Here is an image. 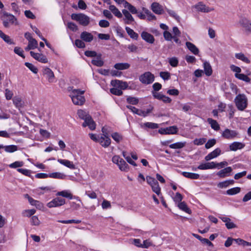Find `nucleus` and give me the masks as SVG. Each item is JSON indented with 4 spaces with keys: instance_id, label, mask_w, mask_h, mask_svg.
<instances>
[{
    "instance_id": "1",
    "label": "nucleus",
    "mask_w": 251,
    "mask_h": 251,
    "mask_svg": "<svg viewBox=\"0 0 251 251\" xmlns=\"http://www.w3.org/2000/svg\"><path fill=\"white\" fill-rule=\"evenodd\" d=\"M84 92V90L72 89L70 97L74 104L82 105L84 103L85 101V99L83 96Z\"/></svg>"
},
{
    "instance_id": "2",
    "label": "nucleus",
    "mask_w": 251,
    "mask_h": 251,
    "mask_svg": "<svg viewBox=\"0 0 251 251\" xmlns=\"http://www.w3.org/2000/svg\"><path fill=\"white\" fill-rule=\"evenodd\" d=\"M234 101L237 108L240 111H244L248 106V99L244 94L237 95Z\"/></svg>"
},
{
    "instance_id": "3",
    "label": "nucleus",
    "mask_w": 251,
    "mask_h": 251,
    "mask_svg": "<svg viewBox=\"0 0 251 251\" xmlns=\"http://www.w3.org/2000/svg\"><path fill=\"white\" fill-rule=\"evenodd\" d=\"M0 19L3 25L5 27H8L12 25H18L17 19L13 15L6 12H3L1 14Z\"/></svg>"
},
{
    "instance_id": "4",
    "label": "nucleus",
    "mask_w": 251,
    "mask_h": 251,
    "mask_svg": "<svg viewBox=\"0 0 251 251\" xmlns=\"http://www.w3.org/2000/svg\"><path fill=\"white\" fill-rule=\"evenodd\" d=\"M239 25L245 35H251V20L245 17H241L239 20Z\"/></svg>"
},
{
    "instance_id": "5",
    "label": "nucleus",
    "mask_w": 251,
    "mask_h": 251,
    "mask_svg": "<svg viewBox=\"0 0 251 251\" xmlns=\"http://www.w3.org/2000/svg\"><path fill=\"white\" fill-rule=\"evenodd\" d=\"M71 18L83 26H87L90 23V18L83 13H73L71 15Z\"/></svg>"
},
{
    "instance_id": "6",
    "label": "nucleus",
    "mask_w": 251,
    "mask_h": 251,
    "mask_svg": "<svg viewBox=\"0 0 251 251\" xmlns=\"http://www.w3.org/2000/svg\"><path fill=\"white\" fill-rule=\"evenodd\" d=\"M146 179L148 183L151 187L152 191L159 196L161 193V189L157 181L150 176H147Z\"/></svg>"
},
{
    "instance_id": "7",
    "label": "nucleus",
    "mask_w": 251,
    "mask_h": 251,
    "mask_svg": "<svg viewBox=\"0 0 251 251\" xmlns=\"http://www.w3.org/2000/svg\"><path fill=\"white\" fill-rule=\"evenodd\" d=\"M139 80L143 84H149L153 82L154 76L150 72H147L139 76Z\"/></svg>"
},
{
    "instance_id": "8",
    "label": "nucleus",
    "mask_w": 251,
    "mask_h": 251,
    "mask_svg": "<svg viewBox=\"0 0 251 251\" xmlns=\"http://www.w3.org/2000/svg\"><path fill=\"white\" fill-rule=\"evenodd\" d=\"M66 201L65 199L60 197H57L47 203V206L49 208L59 207L65 204Z\"/></svg>"
},
{
    "instance_id": "9",
    "label": "nucleus",
    "mask_w": 251,
    "mask_h": 251,
    "mask_svg": "<svg viewBox=\"0 0 251 251\" xmlns=\"http://www.w3.org/2000/svg\"><path fill=\"white\" fill-rule=\"evenodd\" d=\"M194 7L197 11L204 13L210 12L214 10L213 8L207 6L201 2H199L197 4L195 5Z\"/></svg>"
},
{
    "instance_id": "10",
    "label": "nucleus",
    "mask_w": 251,
    "mask_h": 251,
    "mask_svg": "<svg viewBox=\"0 0 251 251\" xmlns=\"http://www.w3.org/2000/svg\"><path fill=\"white\" fill-rule=\"evenodd\" d=\"M111 85L113 87H116V88L120 89V90H125L128 87V84L127 82H124L119 80H112L111 82Z\"/></svg>"
},
{
    "instance_id": "11",
    "label": "nucleus",
    "mask_w": 251,
    "mask_h": 251,
    "mask_svg": "<svg viewBox=\"0 0 251 251\" xmlns=\"http://www.w3.org/2000/svg\"><path fill=\"white\" fill-rule=\"evenodd\" d=\"M31 56L36 60L43 63H47L48 60L46 56L43 54L35 53L32 51L30 52Z\"/></svg>"
},
{
    "instance_id": "12",
    "label": "nucleus",
    "mask_w": 251,
    "mask_h": 251,
    "mask_svg": "<svg viewBox=\"0 0 251 251\" xmlns=\"http://www.w3.org/2000/svg\"><path fill=\"white\" fill-rule=\"evenodd\" d=\"M238 133L235 130L226 129L222 133V136L227 139H231L235 138Z\"/></svg>"
},
{
    "instance_id": "13",
    "label": "nucleus",
    "mask_w": 251,
    "mask_h": 251,
    "mask_svg": "<svg viewBox=\"0 0 251 251\" xmlns=\"http://www.w3.org/2000/svg\"><path fill=\"white\" fill-rule=\"evenodd\" d=\"M82 126L83 127L88 126L92 130H93L96 128V124L90 115L89 116H87V118L84 120V122L83 123Z\"/></svg>"
},
{
    "instance_id": "14",
    "label": "nucleus",
    "mask_w": 251,
    "mask_h": 251,
    "mask_svg": "<svg viewBox=\"0 0 251 251\" xmlns=\"http://www.w3.org/2000/svg\"><path fill=\"white\" fill-rule=\"evenodd\" d=\"M98 142L103 147L107 148L111 144V139L108 137V135H105L104 136H101L99 139Z\"/></svg>"
},
{
    "instance_id": "15",
    "label": "nucleus",
    "mask_w": 251,
    "mask_h": 251,
    "mask_svg": "<svg viewBox=\"0 0 251 251\" xmlns=\"http://www.w3.org/2000/svg\"><path fill=\"white\" fill-rule=\"evenodd\" d=\"M221 152V151L220 149L217 148L215 150H214L213 151L211 152L206 156H205L204 159L206 161H209L218 156L219 155H220Z\"/></svg>"
},
{
    "instance_id": "16",
    "label": "nucleus",
    "mask_w": 251,
    "mask_h": 251,
    "mask_svg": "<svg viewBox=\"0 0 251 251\" xmlns=\"http://www.w3.org/2000/svg\"><path fill=\"white\" fill-rule=\"evenodd\" d=\"M151 9L156 14H162L163 12L162 6L158 2H154L151 5Z\"/></svg>"
},
{
    "instance_id": "17",
    "label": "nucleus",
    "mask_w": 251,
    "mask_h": 251,
    "mask_svg": "<svg viewBox=\"0 0 251 251\" xmlns=\"http://www.w3.org/2000/svg\"><path fill=\"white\" fill-rule=\"evenodd\" d=\"M80 37L84 42L88 43L91 42L94 39L93 35L91 33L87 31H83L81 32Z\"/></svg>"
},
{
    "instance_id": "18",
    "label": "nucleus",
    "mask_w": 251,
    "mask_h": 251,
    "mask_svg": "<svg viewBox=\"0 0 251 251\" xmlns=\"http://www.w3.org/2000/svg\"><path fill=\"white\" fill-rule=\"evenodd\" d=\"M43 73L50 82H53L54 75L53 72L50 68H46L44 69Z\"/></svg>"
},
{
    "instance_id": "19",
    "label": "nucleus",
    "mask_w": 251,
    "mask_h": 251,
    "mask_svg": "<svg viewBox=\"0 0 251 251\" xmlns=\"http://www.w3.org/2000/svg\"><path fill=\"white\" fill-rule=\"evenodd\" d=\"M141 36L144 40L150 44H152L154 42V38L153 35L146 31H143Z\"/></svg>"
},
{
    "instance_id": "20",
    "label": "nucleus",
    "mask_w": 251,
    "mask_h": 251,
    "mask_svg": "<svg viewBox=\"0 0 251 251\" xmlns=\"http://www.w3.org/2000/svg\"><path fill=\"white\" fill-rule=\"evenodd\" d=\"M232 171V169L231 167H227L219 171L217 173V175L221 178H224L229 176Z\"/></svg>"
},
{
    "instance_id": "21",
    "label": "nucleus",
    "mask_w": 251,
    "mask_h": 251,
    "mask_svg": "<svg viewBox=\"0 0 251 251\" xmlns=\"http://www.w3.org/2000/svg\"><path fill=\"white\" fill-rule=\"evenodd\" d=\"M216 168L215 162H210L201 164L198 169L200 170L213 169Z\"/></svg>"
},
{
    "instance_id": "22",
    "label": "nucleus",
    "mask_w": 251,
    "mask_h": 251,
    "mask_svg": "<svg viewBox=\"0 0 251 251\" xmlns=\"http://www.w3.org/2000/svg\"><path fill=\"white\" fill-rule=\"evenodd\" d=\"M122 13L125 17L124 20L126 24H130L132 22L134 21V18L127 10L123 9Z\"/></svg>"
},
{
    "instance_id": "23",
    "label": "nucleus",
    "mask_w": 251,
    "mask_h": 251,
    "mask_svg": "<svg viewBox=\"0 0 251 251\" xmlns=\"http://www.w3.org/2000/svg\"><path fill=\"white\" fill-rule=\"evenodd\" d=\"M91 63L93 65L97 67H101L104 64V62L101 59V54H98L96 58L92 60Z\"/></svg>"
},
{
    "instance_id": "24",
    "label": "nucleus",
    "mask_w": 251,
    "mask_h": 251,
    "mask_svg": "<svg viewBox=\"0 0 251 251\" xmlns=\"http://www.w3.org/2000/svg\"><path fill=\"white\" fill-rule=\"evenodd\" d=\"M186 46L188 50L193 54L197 55L199 53V50L198 48L193 43L189 42H186Z\"/></svg>"
},
{
    "instance_id": "25",
    "label": "nucleus",
    "mask_w": 251,
    "mask_h": 251,
    "mask_svg": "<svg viewBox=\"0 0 251 251\" xmlns=\"http://www.w3.org/2000/svg\"><path fill=\"white\" fill-rule=\"evenodd\" d=\"M245 145L240 142H234L231 144L229 146V149L231 151H236L237 150L243 149Z\"/></svg>"
},
{
    "instance_id": "26",
    "label": "nucleus",
    "mask_w": 251,
    "mask_h": 251,
    "mask_svg": "<svg viewBox=\"0 0 251 251\" xmlns=\"http://www.w3.org/2000/svg\"><path fill=\"white\" fill-rule=\"evenodd\" d=\"M58 162H59L60 164L66 166L67 167L71 169H75V166L73 163V162H71L68 160H65V159H58Z\"/></svg>"
},
{
    "instance_id": "27",
    "label": "nucleus",
    "mask_w": 251,
    "mask_h": 251,
    "mask_svg": "<svg viewBox=\"0 0 251 251\" xmlns=\"http://www.w3.org/2000/svg\"><path fill=\"white\" fill-rule=\"evenodd\" d=\"M29 202L31 205L36 206L39 209H42L44 207L43 204L42 202L35 200L33 198H29Z\"/></svg>"
},
{
    "instance_id": "28",
    "label": "nucleus",
    "mask_w": 251,
    "mask_h": 251,
    "mask_svg": "<svg viewBox=\"0 0 251 251\" xmlns=\"http://www.w3.org/2000/svg\"><path fill=\"white\" fill-rule=\"evenodd\" d=\"M109 9L112 12V13L118 18H122V14L118 10V9L114 5H110L109 6Z\"/></svg>"
},
{
    "instance_id": "29",
    "label": "nucleus",
    "mask_w": 251,
    "mask_h": 251,
    "mask_svg": "<svg viewBox=\"0 0 251 251\" xmlns=\"http://www.w3.org/2000/svg\"><path fill=\"white\" fill-rule=\"evenodd\" d=\"M203 68L204 73L207 76H210L212 74V69L210 64L207 62H205L203 63Z\"/></svg>"
},
{
    "instance_id": "30",
    "label": "nucleus",
    "mask_w": 251,
    "mask_h": 251,
    "mask_svg": "<svg viewBox=\"0 0 251 251\" xmlns=\"http://www.w3.org/2000/svg\"><path fill=\"white\" fill-rule=\"evenodd\" d=\"M49 177L53 178L64 179L66 178V176L60 172H55L49 174Z\"/></svg>"
},
{
    "instance_id": "31",
    "label": "nucleus",
    "mask_w": 251,
    "mask_h": 251,
    "mask_svg": "<svg viewBox=\"0 0 251 251\" xmlns=\"http://www.w3.org/2000/svg\"><path fill=\"white\" fill-rule=\"evenodd\" d=\"M56 196H62L64 198H68L70 200L73 198V195L69 191L67 190H64L60 192H58L56 194Z\"/></svg>"
},
{
    "instance_id": "32",
    "label": "nucleus",
    "mask_w": 251,
    "mask_h": 251,
    "mask_svg": "<svg viewBox=\"0 0 251 251\" xmlns=\"http://www.w3.org/2000/svg\"><path fill=\"white\" fill-rule=\"evenodd\" d=\"M235 57L246 63H250V60L248 59L247 57L245 56V55L242 52H239L235 53Z\"/></svg>"
},
{
    "instance_id": "33",
    "label": "nucleus",
    "mask_w": 251,
    "mask_h": 251,
    "mask_svg": "<svg viewBox=\"0 0 251 251\" xmlns=\"http://www.w3.org/2000/svg\"><path fill=\"white\" fill-rule=\"evenodd\" d=\"M129 67L130 65L127 63H118L114 65V68L116 69L120 70L127 69Z\"/></svg>"
},
{
    "instance_id": "34",
    "label": "nucleus",
    "mask_w": 251,
    "mask_h": 251,
    "mask_svg": "<svg viewBox=\"0 0 251 251\" xmlns=\"http://www.w3.org/2000/svg\"><path fill=\"white\" fill-rule=\"evenodd\" d=\"M120 161L121 162H120V164L118 166L119 169L121 171L127 172L129 170L128 165L126 162V161L123 159L120 160Z\"/></svg>"
},
{
    "instance_id": "35",
    "label": "nucleus",
    "mask_w": 251,
    "mask_h": 251,
    "mask_svg": "<svg viewBox=\"0 0 251 251\" xmlns=\"http://www.w3.org/2000/svg\"><path fill=\"white\" fill-rule=\"evenodd\" d=\"M207 122L213 129L215 130H219L220 129V126L216 120H213L211 118H208Z\"/></svg>"
},
{
    "instance_id": "36",
    "label": "nucleus",
    "mask_w": 251,
    "mask_h": 251,
    "mask_svg": "<svg viewBox=\"0 0 251 251\" xmlns=\"http://www.w3.org/2000/svg\"><path fill=\"white\" fill-rule=\"evenodd\" d=\"M182 174L184 176L193 179H198L200 177V175L196 173L183 172Z\"/></svg>"
},
{
    "instance_id": "37",
    "label": "nucleus",
    "mask_w": 251,
    "mask_h": 251,
    "mask_svg": "<svg viewBox=\"0 0 251 251\" xmlns=\"http://www.w3.org/2000/svg\"><path fill=\"white\" fill-rule=\"evenodd\" d=\"M235 76L236 78L247 83H250L251 81V78L248 75L243 74H235Z\"/></svg>"
},
{
    "instance_id": "38",
    "label": "nucleus",
    "mask_w": 251,
    "mask_h": 251,
    "mask_svg": "<svg viewBox=\"0 0 251 251\" xmlns=\"http://www.w3.org/2000/svg\"><path fill=\"white\" fill-rule=\"evenodd\" d=\"M126 30L130 38L137 40L138 38V35L135 32L134 30L129 27H126Z\"/></svg>"
},
{
    "instance_id": "39",
    "label": "nucleus",
    "mask_w": 251,
    "mask_h": 251,
    "mask_svg": "<svg viewBox=\"0 0 251 251\" xmlns=\"http://www.w3.org/2000/svg\"><path fill=\"white\" fill-rule=\"evenodd\" d=\"M234 181L233 180H228L219 182L217 185L218 187L220 188H223L227 187L229 185H232L234 184Z\"/></svg>"
},
{
    "instance_id": "40",
    "label": "nucleus",
    "mask_w": 251,
    "mask_h": 251,
    "mask_svg": "<svg viewBox=\"0 0 251 251\" xmlns=\"http://www.w3.org/2000/svg\"><path fill=\"white\" fill-rule=\"evenodd\" d=\"M13 102L17 108L22 107L24 105V102L22 101V99L18 97H14L13 99Z\"/></svg>"
},
{
    "instance_id": "41",
    "label": "nucleus",
    "mask_w": 251,
    "mask_h": 251,
    "mask_svg": "<svg viewBox=\"0 0 251 251\" xmlns=\"http://www.w3.org/2000/svg\"><path fill=\"white\" fill-rule=\"evenodd\" d=\"M185 142H179L170 145L169 147L171 149H179L183 148L184 147H185Z\"/></svg>"
},
{
    "instance_id": "42",
    "label": "nucleus",
    "mask_w": 251,
    "mask_h": 251,
    "mask_svg": "<svg viewBox=\"0 0 251 251\" xmlns=\"http://www.w3.org/2000/svg\"><path fill=\"white\" fill-rule=\"evenodd\" d=\"M124 5L125 7L127 8L128 10L131 13H132L133 14L137 13V10L136 9V8L134 6H133L130 3H129V2L126 1V2H125Z\"/></svg>"
},
{
    "instance_id": "43",
    "label": "nucleus",
    "mask_w": 251,
    "mask_h": 251,
    "mask_svg": "<svg viewBox=\"0 0 251 251\" xmlns=\"http://www.w3.org/2000/svg\"><path fill=\"white\" fill-rule=\"evenodd\" d=\"M178 207L179 208L185 212L190 214L191 212V210L188 207L186 203L184 201L178 203Z\"/></svg>"
},
{
    "instance_id": "44",
    "label": "nucleus",
    "mask_w": 251,
    "mask_h": 251,
    "mask_svg": "<svg viewBox=\"0 0 251 251\" xmlns=\"http://www.w3.org/2000/svg\"><path fill=\"white\" fill-rule=\"evenodd\" d=\"M3 149H4L6 152L10 153L13 152L18 150V147L16 145L4 146Z\"/></svg>"
},
{
    "instance_id": "45",
    "label": "nucleus",
    "mask_w": 251,
    "mask_h": 251,
    "mask_svg": "<svg viewBox=\"0 0 251 251\" xmlns=\"http://www.w3.org/2000/svg\"><path fill=\"white\" fill-rule=\"evenodd\" d=\"M240 187H234L226 191V194L228 195H233L239 193L240 192Z\"/></svg>"
},
{
    "instance_id": "46",
    "label": "nucleus",
    "mask_w": 251,
    "mask_h": 251,
    "mask_svg": "<svg viewBox=\"0 0 251 251\" xmlns=\"http://www.w3.org/2000/svg\"><path fill=\"white\" fill-rule=\"evenodd\" d=\"M234 241L238 245H242L244 247L251 246V243L247 242L240 238L235 239Z\"/></svg>"
},
{
    "instance_id": "47",
    "label": "nucleus",
    "mask_w": 251,
    "mask_h": 251,
    "mask_svg": "<svg viewBox=\"0 0 251 251\" xmlns=\"http://www.w3.org/2000/svg\"><path fill=\"white\" fill-rule=\"evenodd\" d=\"M0 37L3 39V40L6 43L9 44H12L13 42L10 39V37L5 35L4 33L2 32L1 30H0Z\"/></svg>"
},
{
    "instance_id": "48",
    "label": "nucleus",
    "mask_w": 251,
    "mask_h": 251,
    "mask_svg": "<svg viewBox=\"0 0 251 251\" xmlns=\"http://www.w3.org/2000/svg\"><path fill=\"white\" fill-rule=\"evenodd\" d=\"M167 134H175L177 132V128L176 126H171L166 127Z\"/></svg>"
},
{
    "instance_id": "49",
    "label": "nucleus",
    "mask_w": 251,
    "mask_h": 251,
    "mask_svg": "<svg viewBox=\"0 0 251 251\" xmlns=\"http://www.w3.org/2000/svg\"><path fill=\"white\" fill-rule=\"evenodd\" d=\"M111 137L117 143H119L123 140L122 136L117 132L112 133Z\"/></svg>"
},
{
    "instance_id": "50",
    "label": "nucleus",
    "mask_w": 251,
    "mask_h": 251,
    "mask_svg": "<svg viewBox=\"0 0 251 251\" xmlns=\"http://www.w3.org/2000/svg\"><path fill=\"white\" fill-rule=\"evenodd\" d=\"M77 114H78V117L80 118H81L84 120H85L87 118V116H90V115H89L85 111H84V110H78Z\"/></svg>"
},
{
    "instance_id": "51",
    "label": "nucleus",
    "mask_w": 251,
    "mask_h": 251,
    "mask_svg": "<svg viewBox=\"0 0 251 251\" xmlns=\"http://www.w3.org/2000/svg\"><path fill=\"white\" fill-rule=\"evenodd\" d=\"M25 65L33 73L37 74L38 72V69L32 64L28 63V62H25Z\"/></svg>"
},
{
    "instance_id": "52",
    "label": "nucleus",
    "mask_w": 251,
    "mask_h": 251,
    "mask_svg": "<svg viewBox=\"0 0 251 251\" xmlns=\"http://www.w3.org/2000/svg\"><path fill=\"white\" fill-rule=\"evenodd\" d=\"M110 91L112 94L117 96H121L123 94L122 91L116 87L111 88Z\"/></svg>"
},
{
    "instance_id": "53",
    "label": "nucleus",
    "mask_w": 251,
    "mask_h": 251,
    "mask_svg": "<svg viewBox=\"0 0 251 251\" xmlns=\"http://www.w3.org/2000/svg\"><path fill=\"white\" fill-rule=\"evenodd\" d=\"M67 27L71 30L75 32L78 30V27L77 25L73 22H68L67 24Z\"/></svg>"
},
{
    "instance_id": "54",
    "label": "nucleus",
    "mask_w": 251,
    "mask_h": 251,
    "mask_svg": "<svg viewBox=\"0 0 251 251\" xmlns=\"http://www.w3.org/2000/svg\"><path fill=\"white\" fill-rule=\"evenodd\" d=\"M216 143V140L215 139L209 140L205 145L206 149H209L214 146Z\"/></svg>"
},
{
    "instance_id": "55",
    "label": "nucleus",
    "mask_w": 251,
    "mask_h": 251,
    "mask_svg": "<svg viewBox=\"0 0 251 251\" xmlns=\"http://www.w3.org/2000/svg\"><path fill=\"white\" fill-rule=\"evenodd\" d=\"M24 165V162L22 161H15L13 163L10 164L9 166L11 168H16L18 167H22Z\"/></svg>"
},
{
    "instance_id": "56",
    "label": "nucleus",
    "mask_w": 251,
    "mask_h": 251,
    "mask_svg": "<svg viewBox=\"0 0 251 251\" xmlns=\"http://www.w3.org/2000/svg\"><path fill=\"white\" fill-rule=\"evenodd\" d=\"M144 126L145 127L151 128V129H155L158 127V125L153 123L147 122L144 124Z\"/></svg>"
},
{
    "instance_id": "57",
    "label": "nucleus",
    "mask_w": 251,
    "mask_h": 251,
    "mask_svg": "<svg viewBox=\"0 0 251 251\" xmlns=\"http://www.w3.org/2000/svg\"><path fill=\"white\" fill-rule=\"evenodd\" d=\"M75 45L78 48H84L85 44L83 40L81 39H76L75 40Z\"/></svg>"
},
{
    "instance_id": "58",
    "label": "nucleus",
    "mask_w": 251,
    "mask_h": 251,
    "mask_svg": "<svg viewBox=\"0 0 251 251\" xmlns=\"http://www.w3.org/2000/svg\"><path fill=\"white\" fill-rule=\"evenodd\" d=\"M126 100L127 102H128L130 104L135 105L137 104L138 103L139 100L138 99L134 98V97H129L126 99Z\"/></svg>"
},
{
    "instance_id": "59",
    "label": "nucleus",
    "mask_w": 251,
    "mask_h": 251,
    "mask_svg": "<svg viewBox=\"0 0 251 251\" xmlns=\"http://www.w3.org/2000/svg\"><path fill=\"white\" fill-rule=\"evenodd\" d=\"M58 222L63 223V224H79L81 222L80 220H58Z\"/></svg>"
},
{
    "instance_id": "60",
    "label": "nucleus",
    "mask_w": 251,
    "mask_h": 251,
    "mask_svg": "<svg viewBox=\"0 0 251 251\" xmlns=\"http://www.w3.org/2000/svg\"><path fill=\"white\" fill-rule=\"evenodd\" d=\"M160 76L164 80H168L170 78V73L168 72H161L160 73Z\"/></svg>"
},
{
    "instance_id": "61",
    "label": "nucleus",
    "mask_w": 251,
    "mask_h": 251,
    "mask_svg": "<svg viewBox=\"0 0 251 251\" xmlns=\"http://www.w3.org/2000/svg\"><path fill=\"white\" fill-rule=\"evenodd\" d=\"M170 64L174 67H176L177 66L178 61L176 57H172L169 59Z\"/></svg>"
},
{
    "instance_id": "62",
    "label": "nucleus",
    "mask_w": 251,
    "mask_h": 251,
    "mask_svg": "<svg viewBox=\"0 0 251 251\" xmlns=\"http://www.w3.org/2000/svg\"><path fill=\"white\" fill-rule=\"evenodd\" d=\"M206 141V138H200V139H196L194 141V143L196 145H201L205 143Z\"/></svg>"
},
{
    "instance_id": "63",
    "label": "nucleus",
    "mask_w": 251,
    "mask_h": 251,
    "mask_svg": "<svg viewBox=\"0 0 251 251\" xmlns=\"http://www.w3.org/2000/svg\"><path fill=\"white\" fill-rule=\"evenodd\" d=\"M167 11L168 13V14L170 15V16L173 17L177 21H179V17L177 15V14L176 13V12L175 11L170 10V9H167Z\"/></svg>"
},
{
    "instance_id": "64",
    "label": "nucleus",
    "mask_w": 251,
    "mask_h": 251,
    "mask_svg": "<svg viewBox=\"0 0 251 251\" xmlns=\"http://www.w3.org/2000/svg\"><path fill=\"white\" fill-rule=\"evenodd\" d=\"M163 36L165 39L167 41H171L173 39V37L171 33L167 31H165L164 32Z\"/></svg>"
}]
</instances>
